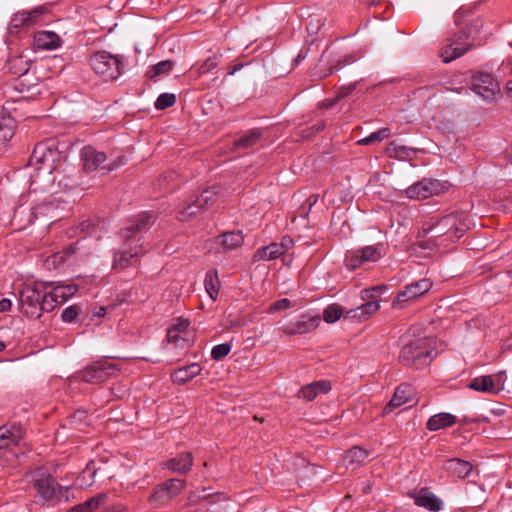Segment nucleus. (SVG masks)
I'll list each match as a JSON object with an SVG mask.
<instances>
[{
	"mask_svg": "<svg viewBox=\"0 0 512 512\" xmlns=\"http://www.w3.org/2000/svg\"><path fill=\"white\" fill-rule=\"evenodd\" d=\"M446 470L451 477L464 479L472 472L473 466L468 461L453 458L446 462Z\"/></svg>",
	"mask_w": 512,
	"mask_h": 512,
	"instance_id": "cd10ccee",
	"label": "nucleus"
},
{
	"mask_svg": "<svg viewBox=\"0 0 512 512\" xmlns=\"http://www.w3.org/2000/svg\"><path fill=\"white\" fill-rule=\"evenodd\" d=\"M167 350H180V355H184L186 350L194 341V332L190 329V321L183 318H177L175 322L167 329Z\"/></svg>",
	"mask_w": 512,
	"mask_h": 512,
	"instance_id": "423d86ee",
	"label": "nucleus"
},
{
	"mask_svg": "<svg viewBox=\"0 0 512 512\" xmlns=\"http://www.w3.org/2000/svg\"><path fill=\"white\" fill-rule=\"evenodd\" d=\"M390 137V129L389 128H381L375 132H372L367 137H364L358 141L359 145H369L375 142H381L384 139Z\"/></svg>",
	"mask_w": 512,
	"mask_h": 512,
	"instance_id": "ea45409f",
	"label": "nucleus"
},
{
	"mask_svg": "<svg viewBox=\"0 0 512 512\" xmlns=\"http://www.w3.org/2000/svg\"><path fill=\"white\" fill-rule=\"evenodd\" d=\"M471 89L486 101L495 99L500 91L498 83L490 73L480 72L471 79Z\"/></svg>",
	"mask_w": 512,
	"mask_h": 512,
	"instance_id": "ddd939ff",
	"label": "nucleus"
},
{
	"mask_svg": "<svg viewBox=\"0 0 512 512\" xmlns=\"http://www.w3.org/2000/svg\"><path fill=\"white\" fill-rule=\"evenodd\" d=\"M262 133L259 129H253L242 135L235 141L237 148L249 149L254 147L260 141Z\"/></svg>",
	"mask_w": 512,
	"mask_h": 512,
	"instance_id": "c9c22d12",
	"label": "nucleus"
},
{
	"mask_svg": "<svg viewBox=\"0 0 512 512\" xmlns=\"http://www.w3.org/2000/svg\"><path fill=\"white\" fill-rule=\"evenodd\" d=\"M384 255L385 247L382 243L348 250L345 254V266L348 270L354 271L366 263L379 261Z\"/></svg>",
	"mask_w": 512,
	"mask_h": 512,
	"instance_id": "0eeeda50",
	"label": "nucleus"
},
{
	"mask_svg": "<svg viewBox=\"0 0 512 512\" xmlns=\"http://www.w3.org/2000/svg\"><path fill=\"white\" fill-rule=\"evenodd\" d=\"M53 157L54 153L49 150L46 145L38 144L33 150L30 162L34 165H40L39 170L51 173L53 169V165L51 164Z\"/></svg>",
	"mask_w": 512,
	"mask_h": 512,
	"instance_id": "412c9836",
	"label": "nucleus"
},
{
	"mask_svg": "<svg viewBox=\"0 0 512 512\" xmlns=\"http://www.w3.org/2000/svg\"><path fill=\"white\" fill-rule=\"evenodd\" d=\"M79 314V307L76 305L65 308L61 314V318L64 322H72L76 319Z\"/></svg>",
	"mask_w": 512,
	"mask_h": 512,
	"instance_id": "3c124183",
	"label": "nucleus"
},
{
	"mask_svg": "<svg viewBox=\"0 0 512 512\" xmlns=\"http://www.w3.org/2000/svg\"><path fill=\"white\" fill-rule=\"evenodd\" d=\"M355 89V84H350L347 87H343L338 94V98H343L348 96Z\"/></svg>",
	"mask_w": 512,
	"mask_h": 512,
	"instance_id": "13d9d810",
	"label": "nucleus"
},
{
	"mask_svg": "<svg viewBox=\"0 0 512 512\" xmlns=\"http://www.w3.org/2000/svg\"><path fill=\"white\" fill-rule=\"evenodd\" d=\"M432 288V283L429 279L423 278L404 287L399 291L396 298L392 302L394 308L402 309L405 304L424 295Z\"/></svg>",
	"mask_w": 512,
	"mask_h": 512,
	"instance_id": "9d476101",
	"label": "nucleus"
},
{
	"mask_svg": "<svg viewBox=\"0 0 512 512\" xmlns=\"http://www.w3.org/2000/svg\"><path fill=\"white\" fill-rule=\"evenodd\" d=\"M116 366L107 361H97L87 366L81 373L83 381L87 383H100L117 373Z\"/></svg>",
	"mask_w": 512,
	"mask_h": 512,
	"instance_id": "f8f14e48",
	"label": "nucleus"
},
{
	"mask_svg": "<svg viewBox=\"0 0 512 512\" xmlns=\"http://www.w3.org/2000/svg\"><path fill=\"white\" fill-rule=\"evenodd\" d=\"M90 65L104 81L117 79L121 74L119 59L106 51L95 53L90 58Z\"/></svg>",
	"mask_w": 512,
	"mask_h": 512,
	"instance_id": "6e6552de",
	"label": "nucleus"
},
{
	"mask_svg": "<svg viewBox=\"0 0 512 512\" xmlns=\"http://www.w3.org/2000/svg\"><path fill=\"white\" fill-rule=\"evenodd\" d=\"M205 290L211 299L216 300L219 293L220 281L216 270H209L204 280Z\"/></svg>",
	"mask_w": 512,
	"mask_h": 512,
	"instance_id": "f704fd0d",
	"label": "nucleus"
},
{
	"mask_svg": "<svg viewBox=\"0 0 512 512\" xmlns=\"http://www.w3.org/2000/svg\"><path fill=\"white\" fill-rule=\"evenodd\" d=\"M415 505L431 512H439L444 508V502L427 487H422L415 493H410Z\"/></svg>",
	"mask_w": 512,
	"mask_h": 512,
	"instance_id": "6ab92c4d",
	"label": "nucleus"
},
{
	"mask_svg": "<svg viewBox=\"0 0 512 512\" xmlns=\"http://www.w3.org/2000/svg\"><path fill=\"white\" fill-rule=\"evenodd\" d=\"M410 400V387L406 384L399 385L395 393L392 397V399L389 401L387 406L385 407V410L388 408H396L403 404L408 403Z\"/></svg>",
	"mask_w": 512,
	"mask_h": 512,
	"instance_id": "72a5a7b5",
	"label": "nucleus"
},
{
	"mask_svg": "<svg viewBox=\"0 0 512 512\" xmlns=\"http://www.w3.org/2000/svg\"><path fill=\"white\" fill-rule=\"evenodd\" d=\"M81 160L84 170L93 172L106 160V155L91 146H86L81 151Z\"/></svg>",
	"mask_w": 512,
	"mask_h": 512,
	"instance_id": "b1692460",
	"label": "nucleus"
},
{
	"mask_svg": "<svg viewBox=\"0 0 512 512\" xmlns=\"http://www.w3.org/2000/svg\"><path fill=\"white\" fill-rule=\"evenodd\" d=\"M23 211L21 208H18L16 211H15V216L21 214Z\"/></svg>",
	"mask_w": 512,
	"mask_h": 512,
	"instance_id": "774afa93",
	"label": "nucleus"
},
{
	"mask_svg": "<svg viewBox=\"0 0 512 512\" xmlns=\"http://www.w3.org/2000/svg\"><path fill=\"white\" fill-rule=\"evenodd\" d=\"M202 371L199 363H191L189 365L175 369L171 373V380L173 383L183 385L194 377L198 376Z\"/></svg>",
	"mask_w": 512,
	"mask_h": 512,
	"instance_id": "bb28decb",
	"label": "nucleus"
},
{
	"mask_svg": "<svg viewBox=\"0 0 512 512\" xmlns=\"http://www.w3.org/2000/svg\"><path fill=\"white\" fill-rule=\"evenodd\" d=\"M451 183L446 180L423 178L406 189V195L411 199H426L448 191Z\"/></svg>",
	"mask_w": 512,
	"mask_h": 512,
	"instance_id": "1a4fd4ad",
	"label": "nucleus"
},
{
	"mask_svg": "<svg viewBox=\"0 0 512 512\" xmlns=\"http://www.w3.org/2000/svg\"><path fill=\"white\" fill-rule=\"evenodd\" d=\"M50 211H52V206L50 204H40L31 208L28 223H33L39 216L48 215Z\"/></svg>",
	"mask_w": 512,
	"mask_h": 512,
	"instance_id": "49530a36",
	"label": "nucleus"
},
{
	"mask_svg": "<svg viewBox=\"0 0 512 512\" xmlns=\"http://www.w3.org/2000/svg\"><path fill=\"white\" fill-rule=\"evenodd\" d=\"M221 57V52H217L212 56H209L205 61L202 62V64L199 65L198 74L204 75L214 70L218 66Z\"/></svg>",
	"mask_w": 512,
	"mask_h": 512,
	"instance_id": "37998d69",
	"label": "nucleus"
},
{
	"mask_svg": "<svg viewBox=\"0 0 512 512\" xmlns=\"http://www.w3.org/2000/svg\"><path fill=\"white\" fill-rule=\"evenodd\" d=\"M454 21L457 32L447 39L446 44L440 50V57L444 63L455 60L476 45L481 44L480 41L476 43V40L482 23L474 16L472 9L459 8L454 14Z\"/></svg>",
	"mask_w": 512,
	"mask_h": 512,
	"instance_id": "f257e3e1",
	"label": "nucleus"
},
{
	"mask_svg": "<svg viewBox=\"0 0 512 512\" xmlns=\"http://www.w3.org/2000/svg\"><path fill=\"white\" fill-rule=\"evenodd\" d=\"M176 102V96L172 93H162L155 101V108L157 110H165L172 107Z\"/></svg>",
	"mask_w": 512,
	"mask_h": 512,
	"instance_id": "c03bdc74",
	"label": "nucleus"
},
{
	"mask_svg": "<svg viewBox=\"0 0 512 512\" xmlns=\"http://www.w3.org/2000/svg\"><path fill=\"white\" fill-rule=\"evenodd\" d=\"M217 191L215 187L208 188L202 192V194L193 202L186 205L184 208L179 210L178 219L180 221H187L193 215H196L200 210L205 207L213 205Z\"/></svg>",
	"mask_w": 512,
	"mask_h": 512,
	"instance_id": "4468645a",
	"label": "nucleus"
},
{
	"mask_svg": "<svg viewBox=\"0 0 512 512\" xmlns=\"http://www.w3.org/2000/svg\"><path fill=\"white\" fill-rule=\"evenodd\" d=\"M467 387L478 392L497 394L503 390L502 375H483L475 377L470 381Z\"/></svg>",
	"mask_w": 512,
	"mask_h": 512,
	"instance_id": "a211bd4d",
	"label": "nucleus"
},
{
	"mask_svg": "<svg viewBox=\"0 0 512 512\" xmlns=\"http://www.w3.org/2000/svg\"><path fill=\"white\" fill-rule=\"evenodd\" d=\"M44 298H46V292L43 291L42 285L24 284L19 292L22 313L29 318H39L46 310Z\"/></svg>",
	"mask_w": 512,
	"mask_h": 512,
	"instance_id": "20e7f679",
	"label": "nucleus"
},
{
	"mask_svg": "<svg viewBox=\"0 0 512 512\" xmlns=\"http://www.w3.org/2000/svg\"><path fill=\"white\" fill-rule=\"evenodd\" d=\"M281 256H283V254L278 246V243L272 242L267 246L259 248L253 256V261H271Z\"/></svg>",
	"mask_w": 512,
	"mask_h": 512,
	"instance_id": "473e14b6",
	"label": "nucleus"
},
{
	"mask_svg": "<svg viewBox=\"0 0 512 512\" xmlns=\"http://www.w3.org/2000/svg\"><path fill=\"white\" fill-rule=\"evenodd\" d=\"M291 307V301L287 298L280 299L272 304L273 310H285Z\"/></svg>",
	"mask_w": 512,
	"mask_h": 512,
	"instance_id": "5fc2aeb1",
	"label": "nucleus"
},
{
	"mask_svg": "<svg viewBox=\"0 0 512 512\" xmlns=\"http://www.w3.org/2000/svg\"><path fill=\"white\" fill-rule=\"evenodd\" d=\"M366 302L355 309H350L346 312L345 318L356 319L363 321L375 314L380 309V304L377 299H368Z\"/></svg>",
	"mask_w": 512,
	"mask_h": 512,
	"instance_id": "5701e85b",
	"label": "nucleus"
},
{
	"mask_svg": "<svg viewBox=\"0 0 512 512\" xmlns=\"http://www.w3.org/2000/svg\"><path fill=\"white\" fill-rule=\"evenodd\" d=\"M107 498L105 493L98 494L74 507L71 512H103L102 509L105 508Z\"/></svg>",
	"mask_w": 512,
	"mask_h": 512,
	"instance_id": "7c9ffc66",
	"label": "nucleus"
},
{
	"mask_svg": "<svg viewBox=\"0 0 512 512\" xmlns=\"http://www.w3.org/2000/svg\"><path fill=\"white\" fill-rule=\"evenodd\" d=\"M153 222L154 217L149 212H142L130 219V239L132 238L133 233L148 230Z\"/></svg>",
	"mask_w": 512,
	"mask_h": 512,
	"instance_id": "2f4dec72",
	"label": "nucleus"
},
{
	"mask_svg": "<svg viewBox=\"0 0 512 512\" xmlns=\"http://www.w3.org/2000/svg\"><path fill=\"white\" fill-rule=\"evenodd\" d=\"M506 88H507V90H508V93H509V94H510V96L512 97V80L507 82V84H506Z\"/></svg>",
	"mask_w": 512,
	"mask_h": 512,
	"instance_id": "0e129e2a",
	"label": "nucleus"
},
{
	"mask_svg": "<svg viewBox=\"0 0 512 512\" xmlns=\"http://www.w3.org/2000/svg\"><path fill=\"white\" fill-rule=\"evenodd\" d=\"M24 478L34 488L36 496L41 501L50 502L56 497L58 484L46 468H36L26 473Z\"/></svg>",
	"mask_w": 512,
	"mask_h": 512,
	"instance_id": "39448f33",
	"label": "nucleus"
},
{
	"mask_svg": "<svg viewBox=\"0 0 512 512\" xmlns=\"http://www.w3.org/2000/svg\"><path fill=\"white\" fill-rule=\"evenodd\" d=\"M243 67H244V64H242V63H238L234 66L228 67V75H230V76L234 75L236 72L240 71Z\"/></svg>",
	"mask_w": 512,
	"mask_h": 512,
	"instance_id": "052dcab7",
	"label": "nucleus"
},
{
	"mask_svg": "<svg viewBox=\"0 0 512 512\" xmlns=\"http://www.w3.org/2000/svg\"><path fill=\"white\" fill-rule=\"evenodd\" d=\"M293 245H294V240L290 236L282 237L281 242L278 243V246H279L283 256L289 252V250L293 247Z\"/></svg>",
	"mask_w": 512,
	"mask_h": 512,
	"instance_id": "603ef678",
	"label": "nucleus"
},
{
	"mask_svg": "<svg viewBox=\"0 0 512 512\" xmlns=\"http://www.w3.org/2000/svg\"><path fill=\"white\" fill-rule=\"evenodd\" d=\"M34 47L39 50L51 51L62 45V40L58 34L52 31H38L33 38Z\"/></svg>",
	"mask_w": 512,
	"mask_h": 512,
	"instance_id": "aec40b11",
	"label": "nucleus"
},
{
	"mask_svg": "<svg viewBox=\"0 0 512 512\" xmlns=\"http://www.w3.org/2000/svg\"><path fill=\"white\" fill-rule=\"evenodd\" d=\"M231 348L232 345L230 343L215 345L211 350V358L215 361H220L230 353Z\"/></svg>",
	"mask_w": 512,
	"mask_h": 512,
	"instance_id": "a18cd8bd",
	"label": "nucleus"
},
{
	"mask_svg": "<svg viewBox=\"0 0 512 512\" xmlns=\"http://www.w3.org/2000/svg\"><path fill=\"white\" fill-rule=\"evenodd\" d=\"M5 349V344L0 341V352L3 351Z\"/></svg>",
	"mask_w": 512,
	"mask_h": 512,
	"instance_id": "338daca9",
	"label": "nucleus"
},
{
	"mask_svg": "<svg viewBox=\"0 0 512 512\" xmlns=\"http://www.w3.org/2000/svg\"><path fill=\"white\" fill-rule=\"evenodd\" d=\"M456 423L457 418L455 415L442 412L431 416L426 423V428L429 431H438L440 429L452 427Z\"/></svg>",
	"mask_w": 512,
	"mask_h": 512,
	"instance_id": "c85d7f7f",
	"label": "nucleus"
},
{
	"mask_svg": "<svg viewBox=\"0 0 512 512\" xmlns=\"http://www.w3.org/2000/svg\"><path fill=\"white\" fill-rule=\"evenodd\" d=\"M321 25H323V21H322V19L317 18V19H316V26H315V30L317 31V30L320 28V26H321ZM307 30H308V31H313V30H314V26H313V18H312V17L309 19V22H308V24H307Z\"/></svg>",
	"mask_w": 512,
	"mask_h": 512,
	"instance_id": "bf43d9fd",
	"label": "nucleus"
},
{
	"mask_svg": "<svg viewBox=\"0 0 512 512\" xmlns=\"http://www.w3.org/2000/svg\"><path fill=\"white\" fill-rule=\"evenodd\" d=\"M435 355L434 341L430 338H420L402 347L399 361L405 366L419 369L428 365Z\"/></svg>",
	"mask_w": 512,
	"mask_h": 512,
	"instance_id": "7ed1b4c3",
	"label": "nucleus"
},
{
	"mask_svg": "<svg viewBox=\"0 0 512 512\" xmlns=\"http://www.w3.org/2000/svg\"><path fill=\"white\" fill-rule=\"evenodd\" d=\"M387 291V286L386 285H377V286H374V287H371L369 289H364L361 291V297L363 300H368V299H376L380 294L384 293Z\"/></svg>",
	"mask_w": 512,
	"mask_h": 512,
	"instance_id": "de8ad7c7",
	"label": "nucleus"
},
{
	"mask_svg": "<svg viewBox=\"0 0 512 512\" xmlns=\"http://www.w3.org/2000/svg\"><path fill=\"white\" fill-rule=\"evenodd\" d=\"M173 69V62L170 60L160 61L159 63L150 67L147 71V76L150 79H155L157 77L168 75Z\"/></svg>",
	"mask_w": 512,
	"mask_h": 512,
	"instance_id": "4c0bfd02",
	"label": "nucleus"
},
{
	"mask_svg": "<svg viewBox=\"0 0 512 512\" xmlns=\"http://www.w3.org/2000/svg\"><path fill=\"white\" fill-rule=\"evenodd\" d=\"M344 310L338 304H330L323 311V320L327 323H334L341 318Z\"/></svg>",
	"mask_w": 512,
	"mask_h": 512,
	"instance_id": "79ce46f5",
	"label": "nucleus"
},
{
	"mask_svg": "<svg viewBox=\"0 0 512 512\" xmlns=\"http://www.w3.org/2000/svg\"><path fill=\"white\" fill-rule=\"evenodd\" d=\"M139 255L138 252H135V253H132V251L130 250V254H129V257H130V260L134 257H137Z\"/></svg>",
	"mask_w": 512,
	"mask_h": 512,
	"instance_id": "69168bd1",
	"label": "nucleus"
},
{
	"mask_svg": "<svg viewBox=\"0 0 512 512\" xmlns=\"http://www.w3.org/2000/svg\"><path fill=\"white\" fill-rule=\"evenodd\" d=\"M96 468L93 461L89 462L86 468L82 471L78 478V485L83 487H89L93 484V479L96 474Z\"/></svg>",
	"mask_w": 512,
	"mask_h": 512,
	"instance_id": "58836bf2",
	"label": "nucleus"
},
{
	"mask_svg": "<svg viewBox=\"0 0 512 512\" xmlns=\"http://www.w3.org/2000/svg\"><path fill=\"white\" fill-rule=\"evenodd\" d=\"M324 127H325V124L323 122H321L320 124L312 126L311 129L313 132H319L322 129H324Z\"/></svg>",
	"mask_w": 512,
	"mask_h": 512,
	"instance_id": "e2e57ef3",
	"label": "nucleus"
},
{
	"mask_svg": "<svg viewBox=\"0 0 512 512\" xmlns=\"http://www.w3.org/2000/svg\"><path fill=\"white\" fill-rule=\"evenodd\" d=\"M243 241L244 236L241 231H228L218 236L216 243L221 246L223 250H233L241 246Z\"/></svg>",
	"mask_w": 512,
	"mask_h": 512,
	"instance_id": "c756f323",
	"label": "nucleus"
},
{
	"mask_svg": "<svg viewBox=\"0 0 512 512\" xmlns=\"http://www.w3.org/2000/svg\"><path fill=\"white\" fill-rule=\"evenodd\" d=\"M320 323V317L318 315L302 314L298 318L292 319L283 326L280 330L283 334L288 336L302 335L315 330Z\"/></svg>",
	"mask_w": 512,
	"mask_h": 512,
	"instance_id": "9b49d317",
	"label": "nucleus"
},
{
	"mask_svg": "<svg viewBox=\"0 0 512 512\" xmlns=\"http://www.w3.org/2000/svg\"><path fill=\"white\" fill-rule=\"evenodd\" d=\"M185 487V481L181 479H169L157 485L151 500L158 504H164L178 495Z\"/></svg>",
	"mask_w": 512,
	"mask_h": 512,
	"instance_id": "dca6fc26",
	"label": "nucleus"
},
{
	"mask_svg": "<svg viewBox=\"0 0 512 512\" xmlns=\"http://www.w3.org/2000/svg\"><path fill=\"white\" fill-rule=\"evenodd\" d=\"M72 253H74V250L72 249V247L70 248H67L66 250L64 251H61V252H57L53 255H51L50 257L47 258L46 260V263H47V266L50 268L51 266L53 268H59L61 267L67 260V257L69 255H71Z\"/></svg>",
	"mask_w": 512,
	"mask_h": 512,
	"instance_id": "a19ab883",
	"label": "nucleus"
},
{
	"mask_svg": "<svg viewBox=\"0 0 512 512\" xmlns=\"http://www.w3.org/2000/svg\"><path fill=\"white\" fill-rule=\"evenodd\" d=\"M368 452L361 447L354 446L347 451L345 461L348 465L358 466L365 462Z\"/></svg>",
	"mask_w": 512,
	"mask_h": 512,
	"instance_id": "e433bc0d",
	"label": "nucleus"
},
{
	"mask_svg": "<svg viewBox=\"0 0 512 512\" xmlns=\"http://www.w3.org/2000/svg\"><path fill=\"white\" fill-rule=\"evenodd\" d=\"M14 135V129L11 120L0 121V140H10Z\"/></svg>",
	"mask_w": 512,
	"mask_h": 512,
	"instance_id": "09e8293b",
	"label": "nucleus"
},
{
	"mask_svg": "<svg viewBox=\"0 0 512 512\" xmlns=\"http://www.w3.org/2000/svg\"><path fill=\"white\" fill-rule=\"evenodd\" d=\"M352 62H353V59H348V58H346L343 62L338 61L337 64H335L331 67L330 74H332L334 71L340 70L342 67H344L345 65L350 64Z\"/></svg>",
	"mask_w": 512,
	"mask_h": 512,
	"instance_id": "4d7b16f0",
	"label": "nucleus"
},
{
	"mask_svg": "<svg viewBox=\"0 0 512 512\" xmlns=\"http://www.w3.org/2000/svg\"><path fill=\"white\" fill-rule=\"evenodd\" d=\"M467 227L461 221L457 213H451L444 217H431L424 222L422 232L424 235L431 234V238L439 239L437 245L446 246L448 242L453 243L460 239Z\"/></svg>",
	"mask_w": 512,
	"mask_h": 512,
	"instance_id": "f03ea898",
	"label": "nucleus"
},
{
	"mask_svg": "<svg viewBox=\"0 0 512 512\" xmlns=\"http://www.w3.org/2000/svg\"><path fill=\"white\" fill-rule=\"evenodd\" d=\"M318 199H319L318 194H312L308 197L307 203H308L309 209H311L312 206H314L318 202Z\"/></svg>",
	"mask_w": 512,
	"mask_h": 512,
	"instance_id": "680f3d73",
	"label": "nucleus"
},
{
	"mask_svg": "<svg viewBox=\"0 0 512 512\" xmlns=\"http://www.w3.org/2000/svg\"><path fill=\"white\" fill-rule=\"evenodd\" d=\"M12 307V302L8 298H3L0 300V313L9 311Z\"/></svg>",
	"mask_w": 512,
	"mask_h": 512,
	"instance_id": "6e6d98bb",
	"label": "nucleus"
},
{
	"mask_svg": "<svg viewBox=\"0 0 512 512\" xmlns=\"http://www.w3.org/2000/svg\"><path fill=\"white\" fill-rule=\"evenodd\" d=\"M128 265V259L125 257L124 252H117L114 256L113 266L114 268L124 269Z\"/></svg>",
	"mask_w": 512,
	"mask_h": 512,
	"instance_id": "864d4df0",
	"label": "nucleus"
},
{
	"mask_svg": "<svg viewBox=\"0 0 512 512\" xmlns=\"http://www.w3.org/2000/svg\"><path fill=\"white\" fill-rule=\"evenodd\" d=\"M390 146H393V151L399 158H407L415 153V149L404 145H396L394 142H391Z\"/></svg>",
	"mask_w": 512,
	"mask_h": 512,
	"instance_id": "8fccbe9b",
	"label": "nucleus"
},
{
	"mask_svg": "<svg viewBox=\"0 0 512 512\" xmlns=\"http://www.w3.org/2000/svg\"><path fill=\"white\" fill-rule=\"evenodd\" d=\"M77 290L78 287L74 284H57L49 291H46V298H44L46 311L64 304L77 292Z\"/></svg>",
	"mask_w": 512,
	"mask_h": 512,
	"instance_id": "2eb2a0df",
	"label": "nucleus"
},
{
	"mask_svg": "<svg viewBox=\"0 0 512 512\" xmlns=\"http://www.w3.org/2000/svg\"><path fill=\"white\" fill-rule=\"evenodd\" d=\"M193 465V456L190 452H183L176 457L167 460L164 467L174 473L186 474L191 470Z\"/></svg>",
	"mask_w": 512,
	"mask_h": 512,
	"instance_id": "a878e982",
	"label": "nucleus"
},
{
	"mask_svg": "<svg viewBox=\"0 0 512 512\" xmlns=\"http://www.w3.org/2000/svg\"><path fill=\"white\" fill-rule=\"evenodd\" d=\"M46 12L47 9L44 6L18 11L12 16L10 26L16 29L32 27L42 20Z\"/></svg>",
	"mask_w": 512,
	"mask_h": 512,
	"instance_id": "f3484780",
	"label": "nucleus"
},
{
	"mask_svg": "<svg viewBox=\"0 0 512 512\" xmlns=\"http://www.w3.org/2000/svg\"><path fill=\"white\" fill-rule=\"evenodd\" d=\"M331 390V383L327 380H320L309 383L303 386L299 392L298 397L306 401L314 400L320 394H326Z\"/></svg>",
	"mask_w": 512,
	"mask_h": 512,
	"instance_id": "393cba45",
	"label": "nucleus"
},
{
	"mask_svg": "<svg viewBox=\"0 0 512 512\" xmlns=\"http://www.w3.org/2000/svg\"><path fill=\"white\" fill-rule=\"evenodd\" d=\"M24 436V430L20 425L11 424L0 427V449L17 445Z\"/></svg>",
	"mask_w": 512,
	"mask_h": 512,
	"instance_id": "4be33fe9",
	"label": "nucleus"
}]
</instances>
